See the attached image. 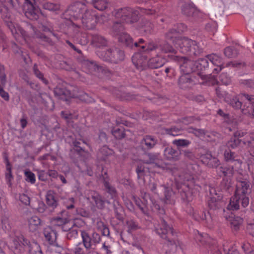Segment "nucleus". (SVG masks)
<instances>
[{"label":"nucleus","instance_id":"nucleus-1","mask_svg":"<svg viewBox=\"0 0 254 254\" xmlns=\"http://www.w3.org/2000/svg\"><path fill=\"white\" fill-rule=\"evenodd\" d=\"M155 231L162 239L166 241L163 247L165 253H174L178 246L176 233L173 228L167 224L164 218H160L158 224L155 227Z\"/></svg>","mask_w":254,"mask_h":254},{"label":"nucleus","instance_id":"nucleus-2","mask_svg":"<svg viewBox=\"0 0 254 254\" xmlns=\"http://www.w3.org/2000/svg\"><path fill=\"white\" fill-rule=\"evenodd\" d=\"M118 38L119 42L124 46L131 49L139 47L141 48L142 51L148 54L157 48V45L153 42L146 43L142 38L139 39L138 41L133 42L132 38L126 32L121 34Z\"/></svg>","mask_w":254,"mask_h":254},{"label":"nucleus","instance_id":"nucleus-3","mask_svg":"<svg viewBox=\"0 0 254 254\" xmlns=\"http://www.w3.org/2000/svg\"><path fill=\"white\" fill-rule=\"evenodd\" d=\"M114 13L116 18L122 22L132 24L136 22L139 19L138 10L130 7L115 9Z\"/></svg>","mask_w":254,"mask_h":254},{"label":"nucleus","instance_id":"nucleus-4","mask_svg":"<svg viewBox=\"0 0 254 254\" xmlns=\"http://www.w3.org/2000/svg\"><path fill=\"white\" fill-rule=\"evenodd\" d=\"M99 57L104 61L118 64L125 59L124 51L116 47H112L99 53Z\"/></svg>","mask_w":254,"mask_h":254},{"label":"nucleus","instance_id":"nucleus-5","mask_svg":"<svg viewBox=\"0 0 254 254\" xmlns=\"http://www.w3.org/2000/svg\"><path fill=\"white\" fill-rule=\"evenodd\" d=\"M249 196L234 194L230 199L227 208L231 210H237L240 209L241 205L243 208L247 207L249 205Z\"/></svg>","mask_w":254,"mask_h":254},{"label":"nucleus","instance_id":"nucleus-6","mask_svg":"<svg viewBox=\"0 0 254 254\" xmlns=\"http://www.w3.org/2000/svg\"><path fill=\"white\" fill-rule=\"evenodd\" d=\"M98 20V17L96 11L92 9L87 8L82 16L83 26L88 29H93Z\"/></svg>","mask_w":254,"mask_h":254},{"label":"nucleus","instance_id":"nucleus-7","mask_svg":"<svg viewBox=\"0 0 254 254\" xmlns=\"http://www.w3.org/2000/svg\"><path fill=\"white\" fill-rule=\"evenodd\" d=\"M86 5L81 2L77 1L71 4L64 12L65 16H69V18L73 17L77 18L80 16V14L84 13L86 9Z\"/></svg>","mask_w":254,"mask_h":254},{"label":"nucleus","instance_id":"nucleus-8","mask_svg":"<svg viewBox=\"0 0 254 254\" xmlns=\"http://www.w3.org/2000/svg\"><path fill=\"white\" fill-rule=\"evenodd\" d=\"M23 9L28 18L31 20L38 18L39 8L35 0H24Z\"/></svg>","mask_w":254,"mask_h":254},{"label":"nucleus","instance_id":"nucleus-9","mask_svg":"<svg viewBox=\"0 0 254 254\" xmlns=\"http://www.w3.org/2000/svg\"><path fill=\"white\" fill-rule=\"evenodd\" d=\"M181 63L180 68L181 70L185 74H189L196 71L195 62L188 60L185 57L178 58Z\"/></svg>","mask_w":254,"mask_h":254},{"label":"nucleus","instance_id":"nucleus-10","mask_svg":"<svg viewBox=\"0 0 254 254\" xmlns=\"http://www.w3.org/2000/svg\"><path fill=\"white\" fill-rule=\"evenodd\" d=\"M195 44L193 41L187 37H181L177 41V45L180 48L181 52L184 54H189L191 47Z\"/></svg>","mask_w":254,"mask_h":254},{"label":"nucleus","instance_id":"nucleus-11","mask_svg":"<svg viewBox=\"0 0 254 254\" xmlns=\"http://www.w3.org/2000/svg\"><path fill=\"white\" fill-rule=\"evenodd\" d=\"M43 235L46 241L50 245L59 247L56 240L57 233L52 227L47 226L43 229Z\"/></svg>","mask_w":254,"mask_h":254},{"label":"nucleus","instance_id":"nucleus-12","mask_svg":"<svg viewBox=\"0 0 254 254\" xmlns=\"http://www.w3.org/2000/svg\"><path fill=\"white\" fill-rule=\"evenodd\" d=\"M6 81L5 67L3 65L0 64V96L5 101H8L9 99V94L3 90V88L6 85Z\"/></svg>","mask_w":254,"mask_h":254},{"label":"nucleus","instance_id":"nucleus-13","mask_svg":"<svg viewBox=\"0 0 254 254\" xmlns=\"http://www.w3.org/2000/svg\"><path fill=\"white\" fill-rule=\"evenodd\" d=\"M206 58L211 62V65L217 66V67L213 69L212 72L213 73H218L224 67L222 58L216 54L208 55L206 56Z\"/></svg>","mask_w":254,"mask_h":254},{"label":"nucleus","instance_id":"nucleus-14","mask_svg":"<svg viewBox=\"0 0 254 254\" xmlns=\"http://www.w3.org/2000/svg\"><path fill=\"white\" fill-rule=\"evenodd\" d=\"M234 166L229 165L228 166H218L216 168L217 176L221 177L230 178L233 176L234 174Z\"/></svg>","mask_w":254,"mask_h":254},{"label":"nucleus","instance_id":"nucleus-15","mask_svg":"<svg viewBox=\"0 0 254 254\" xmlns=\"http://www.w3.org/2000/svg\"><path fill=\"white\" fill-rule=\"evenodd\" d=\"M164 155L168 160L178 161L181 159V151L178 150L172 146H168L164 150Z\"/></svg>","mask_w":254,"mask_h":254},{"label":"nucleus","instance_id":"nucleus-16","mask_svg":"<svg viewBox=\"0 0 254 254\" xmlns=\"http://www.w3.org/2000/svg\"><path fill=\"white\" fill-rule=\"evenodd\" d=\"M201 160L204 164L209 168H215L216 169L220 165L219 159L213 156L210 153L202 155Z\"/></svg>","mask_w":254,"mask_h":254},{"label":"nucleus","instance_id":"nucleus-17","mask_svg":"<svg viewBox=\"0 0 254 254\" xmlns=\"http://www.w3.org/2000/svg\"><path fill=\"white\" fill-rule=\"evenodd\" d=\"M249 183L247 181H238L236 186L234 194L249 196Z\"/></svg>","mask_w":254,"mask_h":254},{"label":"nucleus","instance_id":"nucleus-18","mask_svg":"<svg viewBox=\"0 0 254 254\" xmlns=\"http://www.w3.org/2000/svg\"><path fill=\"white\" fill-rule=\"evenodd\" d=\"M183 14L194 18H196L199 14V11L192 4L189 3L184 4L182 7Z\"/></svg>","mask_w":254,"mask_h":254},{"label":"nucleus","instance_id":"nucleus-19","mask_svg":"<svg viewBox=\"0 0 254 254\" xmlns=\"http://www.w3.org/2000/svg\"><path fill=\"white\" fill-rule=\"evenodd\" d=\"M147 58L141 54H136L132 57V62L138 69H142L147 63Z\"/></svg>","mask_w":254,"mask_h":254},{"label":"nucleus","instance_id":"nucleus-20","mask_svg":"<svg viewBox=\"0 0 254 254\" xmlns=\"http://www.w3.org/2000/svg\"><path fill=\"white\" fill-rule=\"evenodd\" d=\"M224 158L227 162L232 163L235 168L240 166L242 161L235 155V153L230 150H226L224 152Z\"/></svg>","mask_w":254,"mask_h":254},{"label":"nucleus","instance_id":"nucleus-21","mask_svg":"<svg viewBox=\"0 0 254 254\" xmlns=\"http://www.w3.org/2000/svg\"><path fill=\"white\" fill-rule=\"evenodd\" d=\"M54 93L56 96L65 101H67L68 98L73 96L69 90L62 87H56L54 89Z\"/></svg>","mask_w":254,"mask_h":254},{"label":"nucleus","instance_id":"nucleus-22","mask_svg":"<svg viewBox=\"0 0 254 254\" xmlns=\"http://www.w3.org/2000/svg\"><path fill=\"white\" fill-rule=\"evenodd\" d=\"M46 201L49 206L56 208L58 204V198L56 193L51 190H48L46 195Z\"/></svg>","mask_w":254,"mask_h":254},{"label":"nucleus","instance_id":"nucleus-23","mask_svg":"<svg viewBox=\"0 0 254 254\" xmlns=\"http://www.w3.org/2000/svg\"><path fill=\"white\" fill-rule=\"evenodd\" d=\"M157 139L153 136L150 135H145L141 140V144L144 145L148 149L153 148L157 143Z\"/></svg>","mask_w":254,"mask_h":254},{"label":"nucleus","instance_id":"nucleus-24","mask_svg":"<svg viewBox=\"0 0 254 254\" xmlns=\"http://www.w3.org/2000/svg\"><path fill=\"white\" fill-rule=\"evenodd\" d=\"M196 71L210 72L208 60L207 58L199 59L195 61Z\"/></svg>","mask_w":254,"mask_h":254},{"label":"nucleus","instance_id":"nucleus-25","mask_svg":"<svg viewBox=\"0 0 254 254\" xmlns=\"http://www.w3.org/2000/svg\"><path fill=\"white\" fill-rule=\"evenodd\" d=\"M164 63L165 60L163 58L157 56L149 59L147 62V65L151 68H157L162 66Z\"/></svg>","mask_w":254,"mask_h":254},{"label":"nucleus","instance_id":"nucleus-26","mask_svg":"<svg viewBox=\"0 0 254 254\" xmlns=\"http://www.w3.org/2000/svg\"><path fill=\"white\" fill-rule=\"evenodd\" d=\"M92 42L97 47H104L107 45V40L102 36L95 34L92 35Z\"/></svg>","mask_w":254,"mask_h":254},{"label":"nucleus","instance_id":"nucleus-27","mask_svg":"<svg viewBox=\"0 0 254 254\" xmlns=\"http://www.w3.org/2000/svg\"><path fill=\"white\" fill-rule=\"evenodd\" d=\"M191 82L192 79L189 74L184 73L179 77L178 80V84L180 87L184 89L188 88Z\"/></svg>","mask_w":254,"mask_h":254},{"label":"nucleus","instance_id":"nucleus-28","mask_svg":"<svg viewBox=\"0 0 254 254\" xmlns=\"http://www.w3.org/2000/svg\"><path fill=\"white\" fill-rule=\"evenodd\" d=\"M26 249L29 254H43L40 245L35 242L29 243Z\"/></svg>","mask_w":254,"mask_h":254},{"label":"nucleus","instance_id":"nucleus-29","mask_svg":"<svg viewBox=\"0 0 254 254\" xmlns=\"http://www.w3.org/2000/svg\"><path fill=\"white\" fill-rule=\"evenodd\" d=\"M92 199L95 202L96 207L100 209H102L105 207L106 202L109 203L103 199L102 196L96 192H94L91 196Z\"/></svg>","mask_w":254,"mask_h":254},{"label":"nucleus","instance_id":"nucleus-30","mask_svg":"<svg viewBox=\"0 0 254 254\" xmlns=\"http://www.w3.org/2000/svg\"><path fill=\"white\" fill-rule=\"evenodd\" d=\"M41 219L36 216L31 217L28 220L29 228L30 231L34 232L36 231L38 227L41 225Z\"/></svg>","mask_w":254,"mask_h":254},{"label":"nucleus","instance_id":"nucleus-31","mask_svg":"<svg viewBox=\"0 0 254 254\" xmlns=\"http://www.w3.org/2000/svg\"><path fill=\"white\" fill-rule=\"evenodd\" d=\"M113 151L111 149L107 146H104L99 149L97 156L100 160L106 161L107 157L111 155Z\"/></svg>","mask_w":254,"mask_h":254},{"label":"nucleus","instance_id":"nucleus-32","mask_svg":"<svg viewBox=\"0 0 254 254\" xmlns=\"http://www.w3.org/2000/svg\"><path fill=\"white\" fill-rule=\"evenodd\" d=\"M208 205L210 210L208 212V214H205V219H207V217L211 218L210 214L212 210H217L220 207V204L219 201L216 200L215 199L211 198L208 202Z\"/></svg>","mask_w":254,"mask_h":254},{"label":"nucleus","instance_id":"nucleus-33","mask_svg":"<svg viewBox=\"0 0 254 254\" xmlns=\"http://www.w3.org/2000/svg\"><path fill=\"white\" fill-rule=\"evenodd\" d=\"M153 43L157 45V48L154 51H155L157 49L159 48L162 53H176V50L167 42H164L163 43L160 44L159 45H157L154 42Z\"/></svg>","mask_w":254,"mask_h":254},{"label":"nucleus","instance_id":"nucleus-34","mask_svg":"<svg viewBox=\"0 0 254 254\" xmlns=\"http://www.w3.org/2000/svg\"><path fill=\"white\" fill-rule=\"evenodd\" d=\"M179 33L177 31L175 28L170 29L165 34L166 39L172 41L174 43L177 45V41L180 39L179 37Z\"/></svg>","mask_w":254,"mask_h":254},{"label":"nucleus","instance_id":"nucleus-35","mask_svg":"<svg viewBox=\"0 0 254 254\" xmlns=\"http://www.w3.org/2000/svg\"><path fill=\"white\" fill-rule=\"evenodd\" d=\"M220 189L222 191L230 193L233 190L232 184L228 179H223L220 185Z\"/></svg>","mask_w":254,"mask_h":254},{"label":"nucleus","instance_id":"nucleus-36","mask_svg":"<svg viewBox=\"0 0 254 254\" xmlns=\"http://www.w3.org/2000/svg\"><path fill=\"white\" fill-rule=\"evenodd\" d=\"M91 4L95 8L100 11L106 9L109 5L107 0H93Z\"/></svg>","mask_w":254,"mask_h":254},{"label":"nucleus","instance_id":"nucleus-37","mask_svg":"<svg viewBox=\"0 0 254 254\" xmlns=\"http://www.w3.org/2000/svg\"><path fill=\"white\" fill-rule=\"evenodd\" d=\"M224 54L228 58H235L238 56L239 51L236 48L229 46L224 49Z\"/></svg>","mask_w":254,"mask_h":254},{"label":"nucleus","instance_id":"nucleus-38","mask_svg":"<svg viewBox=\"0 0 254 254\" xmlns=\"http://www.w3.org/2000/svg\"><path fill=\"white\" fill-rule=\"evenodd\" d=\"M81 237L82 239V243L84 247L87 248L92 246L93 244L92 236L90 235L86 231L81 232Z\"/></svg>","mask_w":254,"mask_h":254},{"label":"nucleus","instance_id":"nucleus-39","mask_svg":"<svg viewBox=\"0 0 254 254\" xmlns=\"http://www.w3.org/2000/svg\"><path fill=\"white\" fill-rule=\"evenodd\" d=\"M165 202L167 204H174L175 203L174 192L172 189L165 187Z\"/></svg>","mask_w":254,"mask_h":254},{"label":"nucleus","instance_id":"nucleus-40","mask_svg":"<svg viewBox=\"0 0 254 254\" xmlns=\"http://www.w3.org/2000/svg\"><path fill=\"white\" fill-rule=\"evenodd\" d=\"M248 102H245L242 104V107L240 109L243 114L247 115H249L253 111V102L247 101Z\"/></svg>","mask_w":254,"mask_h":254},{"label":"nucleus","instance_id":"nucleus-41","mask_svg":"<svg viewBox=\"0 0 254 254\" xmlns=\"http://www.w3.org/2000/svg\"><path fill=\"white\" fill-rule=\"evenodd\" d=\"M124 27L121 22H116L114 23L112 27L113 32L115 35L118 37L121 34H123L124 32Z\"/></svg>","mask_w":254,"mask_h":254},{"label":"nucleus","instance_id":"nucleus-42","mask_svg":"<svg viewBox=\"0 0 254 254\" xmlns=\"http://www.w3.org/2000/svg\"><path fill=\"white\" fill-rule=\"evenodd\" d=\"M117 97L121 100L130 101L134 99V96L129 93L117 91L115 93Z\"/></svg>","mask_w":254,"mask_h":254},{"label":"nucleus","instance_id":"nucleus-43","mask_svg":"<svg viewBox=\"0 0 254 254\" xmlns=\"http://www.w3.org/2000/svg\"><path fill=\"white\" fill-rule=\"evenodd\" d=\"M35 37L40 41L45 42L49 46H53L54 45V42L50 38L40 32L35 33Z\"/></svg>","mask_w":254,"mask_h":254},{"label":"nucleus","instance_id":"nucleus-44","mask_svg":"<svg viewBox=\"0 0 254 254\" xmlns=\"http://www.w3.org/2000/svg\"><path fill=\"white\" fill-rule=\"evenodd\" d=\"M172 143L179 149L180 147H188L190 144L191 141L185 139H178L174 140Z\"/></svg>","mask_w":254,"mask_h":254},{"label":"nucleus","instance_id":"nucleus-45","mask_svg":"<svg viewBox=\"0 0 254 254\" xmlns=\"http://www.w3.org/2000/svg\"><path fill=\"white\" fill-rule=\"evenodd\" d=\"M0 12L5 22L11 19V14L7 6L4 5L1 6Z\"/></svg>","mask_w":254,"mask_h":254},{"label":"nucleus","instance_id":"nucleus-46","mask_svg":"<svg viewBox=\"0 0 254 254\" xmlns=\"http://www.w3.org/2000/svg\"><path fill=\"white\" fill-rule=\"evenodd\" d=\"M181 155L182 154L186 160L194 161L196 159L195 154L190 150L184 149L181 150Z\"/></svg>","mask_w":254,"mask_h":254},{"label":"nucleus","instance_id":"nucleus-47","mask_svg":"<svg viewBox=\"0 0 254 254\" xmlns=\"http://www.w3.org/2000/svg\"><path fill=\"white\" fill-rule=\"evenodd\" d=\"M180 193L181 198L184 202L188 203L192 200V197L191 193L188 189L186 190L182 189L180 190Z\"/></svg>","mask_w":254,"mask_h":254},{"label":"nucleus","instance_id":"nucleus-48","mask_svg":"<svg viewBox=\"0 0 254 254\" xmlns=\"http://www.w3.org/2000/svg\"><path fill=\"white\" fill-rule=\"evenodd\" d=\"M241 140L238 138L233 136L227 142V146L229 148L235 149L237 148L241 144Z\"/></svg>","mask_w":254,"mask_h":254},{"label":"nucleus","instance_id":"nucleus-49","mask_svg":"<svg viewBox=\"0 0 254 254\" xmlns=\"http://www.w3.org/2000/svg\"><path fill=\"white\" fill-rule=\"evenodd\" d=\"M153 28V24L149 21L144 20L141 25V30L146 34L150 33Z\"/></svg>","mask_w":254,"mask_h":254},{"label":"nucleus","instance_id":"nucleus-50","mask_svg":"<svg viewBox=\"0 0 254 254\" xmlns=\"http://www.w3.org/2000/svg\"><path fill=\"white\" fill-rule=\"evenodd\" d=\"M148 159L143 161V163L146 164H154L158 159V154L147 153L145 154Z\"/></svg>","mask_w":254,"mask_h":254},{"label":"nucleus","instance_id":"nucleus-51","mask_svg":"<svg viewBox=\"0 0 254 254\" xmlns=\"http://www.w3.org/2000/svg\"><path fill=\"white\" fill-rule=\"evenodd\" d=\"M33 70L34 74L38 78L41 80L46 85L48 84V81L44 78L43 73L39 70L36 64H34L33 67Z\"/></svg>","mask_w":254,"mask_h":254},{"label":"nucleus","instance_id":"nucleus-52","mask_svg":"<svg viewBox=\"0 0 254 254\" xmlns=\"http://www.w3.org/2000/svg\"><path fill=\"white\" fill-rule=\"evenodd\" d=\"M203 52V49L198 45V43L195 41V44L193 45L190 49V51L189 53V55L190 56H199Z\"/></svg>","mask_w":254,"mask_h":254},{"label":"nucleus","instance_id":"nucleus-53","mask_svg":"<svg viewBox=\"0 0 254 254\" xmlns=\"http://www.w3.org/2000/svg\"><path fill=\"white\" fill-rule=\"evenodd\" d=\"M242 221L243 220L239 217L231 219L230 220L231 227L235 231H238L240 229Z\"/></svg>","mask_w":254,"mask_h":254},{"label":"nucleus","instance_id":"nucleus-54","mask_svg":"<svg viewBox=\"0 0 254 254\" xmlns=\"http://www.w3.org/2000/svg\"><path fill=\"white\" fill-rule=\"evenodd\" d=\"M126 225L128 228V232H131L136 230L138 228V225L134 220L131 219H128L126 222Z\"/></svg>","mask_w":254,"mask_h":254},{"label":"nucleus","instance_id":"nucleus-55","mask_svg":"<svg viewBox=\"0 0 254 254\" xmlns=\"http://www.w3.org/2000/svg\"><path fill=\"white\" fill-rule=\"evenodd\" d=\"M42 6L44 9L50 11H56L60 8L59 4L49 2L42 3Z\"/></svg>","mask_w":254,"mask_h":254},{"label":"nucleus","instance_id":"nucleus-56","mask_svg":"<svg viewBox=\"0 0 254 254\" xmlns=\"http://www.w3.org/2000/svg\"><path fill=\"white\" fill-rule=\"evenodd\" d=\"M78 229L76 227L69 228V231L66 234V238L69 240H75L78 236Z\"/></svg>","mask_w":254,"mask_h":254},{"label":"nucleus","instance_id":"nucleus-57","mask_svg":"<svg viewBox=\"0 0 254 254\" xmlns=\"http://www.w3.org/2000/svg\"><path fill=\"white\" fill-rule=\"evenodd\" d=\"M97 225L98 228L101 229L103 235L105 236H109V229L103 222L101 221H98L97 222Z\"/></svg>","mask_w":254,"mask_h":254},{"label":"nucleus","instance_id":"nucleus-58","mask_svg":"<svg viewBox=\"0 0 254 254\" xmlns=\"http://www.w3.org/2000/svg\"><path fill=\"white\" fill-rule=\"evenodd\" d=\"M13 246H11L12 250L15 254H19L23 250L22 245L16 240L13 241Z\"/></svg>","mask_w":254,"mask_h":254},{"label":"nucleus","instance_id":"nucleus-59","mask_svg":"<svg viewBox=\"0 0 254 254\" xmlns=\"http://www.w3.org/2000/svg\"><path fill=\"white\" fill-rule=\"evenodd\" d=\"M112 133L117 139H122L125 137L126 134L123 128H115L112 130Z\"/></svg>","mask_w":254,"mask_h":254},{"label":"nucleus","instance_id":"nucleus-60","mask_svg":"<svg viewBox=\"0 0 254 254\" xmlns=\"http://www.w3.org/2000/svg\"><path fill=\"white\" fill-rule=\"evenodd\" d=\"M24 175L25 176V180L27 182H29L32 184L35 183V174L29 170H27L24 172Z\"/></svg>","mask_w":254,"mask_h":254},{"label":"nucleus","instance_id":"nucleus-61","mask_svg":"<svg viewBox=\"0 0 254 254\" xmlns=\"http://www.w3.org/2000/svg\"><path fill=\"white\" fill-rule=\"evenodd\" d=\"M79 98L80 100L87 103H90L94 101V99L89 96L87 93L84 92H80L79 94L75 96Z\"/></svg>","mask_w":254,"mask_h":254},{"label":"nucleus","instance_id":"nucleus-62","mask_svg":"<svg viewBox=\"0 0 254 254\" xmlns=\"http://www.w3.org/2000/svg\"><path fill=\"white\" fill-rule=\"evenodd\" d=\"M85 64L87 65L89 70L92 72L94 71H99L101 69V67L97 65L95 62L87 61Z\"/></svg>","mask_w":254,"mask_h":254},{"label":"nucleus","instance_id":"nucleus-63","mask_svg":"<svg viewBox=\"0 0 254 254\" xmlns=\"http://www.w3.org/2000/svg\"><path fill=\"white\" fill-rule=\"evenodd\" d=\"M137 178L141 179L144 178L145 175V167L142 164H138L136 168Z\"/></svg>","mask_w":254,"mask_h":254},{"label":"nucleus","instance_id":"nucleus-64","mask_svg":"<svg viewBox=\"0 0 254 254\" xmlns=\"http://www.w3.org/2000/svg\"><path fill=\"white\" fill-rule=\"evenodd\" d=\"M104 185L107 192L110 193L112 196H113L116 194V190L115 188L111 186L110 184L107 181L104 180Z\"/></svg>","mask_w":254,"mask_h":254}]
</instances>
